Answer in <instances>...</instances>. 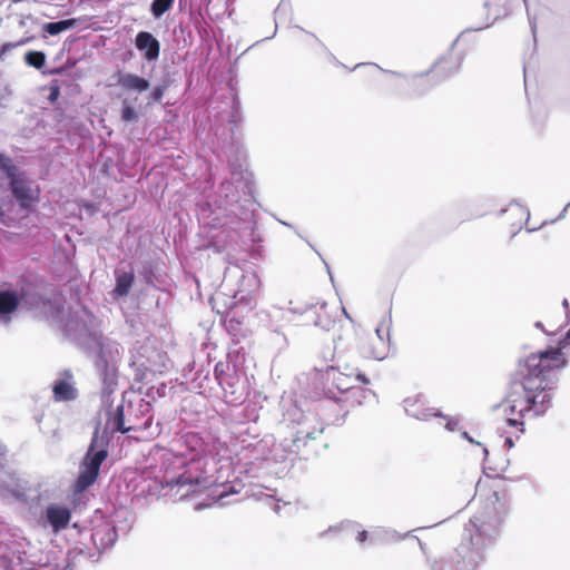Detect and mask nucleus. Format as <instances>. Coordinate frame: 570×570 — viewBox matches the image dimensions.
<instances>
[{
    "label": "nucleus",
    "instance_id": "dca6fc26",
    "mask_svg": "<svg viewBox=\"0 0 570 570\" xmlns=\"http://www.w3.org/2000/svg\"><path fill=\"white\" fill-rule=\"evenodd\" d=\"M118 85L128 91L142 92L149 89V81L134 73H120Z\"/></svg>",
    "mask_w": 570,
    "mask_h": 570
},
{
    "label": "nucleus",
    "instance_id": "7c9ffc66",
    "mask_svg": "<svg viewBox=\"0 0 570 570\" xmlns=\"http://www.w3.org/2000/svg\"><path fill=\"white\" fill-rule=\"evenodd\" d=\"M483 452H484V463L488 469H491V466L489 465L490 464L489 452L485 448L483 449Z\"/></svg>",
    "mask_w": 570,
    "mask_h": 570
},
{
    "label": "nucleus",
    "instance_id": "412c9836",
    "mask_svg": "<svg viewBox=\"0 0 570 570\" xmlns=\"http://www.w3.org/2000/svg\"><path fill=\"white\" fill-rule=\"evenodd\" d=\"M112 430L121 433H128L134 430L131 426L125 425L124 406L119 405L116 409L115 415L111 421Z\"/></svg>",
    "mask_w": 570,
    "mask_h": 570
},
{
    "label": "nucleus",
    "instance_id": "f8f14e48",
    "mask_svg": "<svg viewBox=\"0 0 570 570\" xmlns=\"http://www.w3.org/2000/svg\"><path fill=\"white\" fill-rule=\"evenodd\" d=\"M136 47L144 52L147 61L157 60L159 57L160 43L150 32L140 31L136 36Z\"/></svg>",
    "mask_w": 570,
    "mask_h": 570
},
{
    "label": "nucleus",
    "instance_id": "f704fd0d",
    "mask_svg": "<svg viewBox=\"0 0 570 570\" xmlns=\"http://www.w3.org/2000/svg\"><path fill=\"white\" fill-rule=\"evenodd\" d=\"M3 216H4V213H3L2 208L0 207V220H2Z\"/></svg>",
    "mask_w": 570,
    "mask_h": 570
},
{
    "label": "nucleus",
    "instance_id": "7ed1b4c3",
    "mask_svg": "<svg viewBox=\"0 0 570 570\" xmlns=\"http://www.w3.org/2000/svg\"><path fill=\"white\" fill-rule=\"evenodd\" d=\"M107 456L108 451L106 444L99 439L98 433L96 432L82 460L81 470L76 480V490L78 492L87 490L96 482L100 466Z\"/></svg>",
    "mask_w": 570,
    "mask_h": 570
},
{
    "label": "nucleus",
    "instance_id": "ddd939ff",
    "mask_svg": "<svg viewBox=\"0 0 570 570\" xmlns=\"http://www.w3.org/2000/svg\"><path fill=\"white\" fill-rule=\"evenodd\" d=\"M485 490H489L492 492L491 495H487V500L493 504V509L495 511L503 509L504 502H502V501L505 500V491H504L503 487L501 485L500 481L494 479L491 482V484L481 483V482H479L476 484V492L480 495H484Z\"/></svg>",
    "mask_w": 570,
    "mask_h": 570
},
{
    "label": "nucleus",
    "instance_id": "f257e3e1",
    "mask_svg": "<svg viewBox=\"0 0 570 570\" xmlns=\"http://www.w3.org/2000/svg\"><path fill=\"white\" fill-rule=\"evenodd\" d=\"M570 345V328L556 347L532 353L524 360L522 379L514 382L498 405L507 423L523 432L524 421L543 415L552 404L556 373L567 365L566 353Z\"/></svg>",
    "mask_w": 570,
    "mask_h": 570
},
{
    "label": "nucleus",
    "instance_id": "b1692460",
    "mask_svg": "<svg viewBox=\"0 0 570 570\" xmlns=\"http://www.w3.org/2000/svg\"><path fill=\"white\" fill-rule=\"evenodd\" d=\"M174 0H154L151 3V12L155 18L161 17L165 12H167L171 6Z\"/></svg>",
    "mask_w": 570,
    "mask_h": 570
},
{
    "label": "nucleus",
    "instance_id": "1a4fd4ad",
    "mask_svg": "<svg viewBox=\"0 0 570 570\" xmlns=\"http://www.w3.org/2000/svg\"><path fill=\"white\" fill-rule=\"evenodd\" d=\"M52 394L56 402H69L78 397V390L70 370L60 372L59 379L52 385Z\"/></svg>",
    "mask_w": 570,
    "mask_h": 570
},
{
    "label": "nucleus",
    "instance_id": "f3484780",
    "mask_svg": "<svg viewBox=\"0 0 570 570\" xmlns=\"http://www.w3.org/2000/svg\"><path fill=\"white\" fill-rule=\"evenodd\" d=\"M20 297L14 291L0 292V315H9L17 311Z\"/></svg>",
    "mask_w": 570,
    "mask_h": 570
},
{
    "label": "nucleus",
    "instance_id": "aec40b11",
    "mask_svg": "<svg viewBox=\"0 0 570 570\" xmlns=\"http://www.w3.org/2000/svg\"><path fill=\"white\" fill-rule=\"evenodd\" d=\"M520 4V0H489L487 6L489 9H493L497 17L505 16L512 9Z\"/></svg>",
    "mask_w": 570,
    "mask_h": 570
},
{
    "label": "nucleus",
    "instance_id": "6e6552de",
    "mask_svg": "<svg viewBox=\"0 0 570 570\" xmlns=\"http://www.w3.org/2000/svg\"><path fill=\"white\" fill-rule=\"evenodd\" d=\"M302 316V324L305 326L314 325L322 330H330L335 324V320L325 303L308 306Z\"/></svg>",
    "mask_w": 570,
    "mask_h": 570
},
{
    "label": "nucleus",
    "instance_id": "9b49d317",
    "mask_svg": "<svg viewBox=\"0 0 570 570\" xmlns=\"http://www.w3.org/2000/svg\"><path fill=\"white\" fill-rule=\"evenodd\" d=\"M316 436L311 432H298L292 441L291 453L298 459L307 460L317 453Z\"/></svg>",
    "mask_w": 570,
    "mask_h": 570
},
{
    "label": "nucleus",
    "instance_id": "423d86ee",
    "mask_svg": "<svg viewBox=\"0 0 570 570\" xmlns=\"http://www.w3.org/2000/svg\"><path fill=\"white\" fill-rule=\"evenodd\" d=\"M203 481L202 472H193L191 465H188V469L177 478L167 480L166 485H163V489L168 488L169 491H175V494L185 497L191 492H196Z\"/></svg>",
    "mask_w": 570,
    "mask_h": 570
},
{
    "label": "nucleus",
    "instance_id": "393cba45",
    "mask_svg": "<svg viewBox=\"0 0 570 570\" xmlns=\"http://www.w3.org/2000/svg\"><path fill=\"white\" fill-rule=\"evenodd\" d=\"M242 326L243 321L236 317H232L226 322V328L229 334H233L234 336H242Z\"/></svg>",
    "mask_w": 570,
    "mask_h": 570
},
{
    "label": "nucleus",
    "instance_id": "4be33fe9",
    "mask_svg": "<svg viewBox=\"0 0 570 570\" xmlns=\"http://www.w3.org/2000/svg\"><path fill=\"white\" fill-rule=\"evenodd\" d=\"M24 61L28 66L41 69L46 63V55L42 51L31 50L24 55Z\"/></svg>",
    "mask_w": 570,
    "mask_h": 570
},
{
    "label": "nucleus",
    "instance_id": "f03ea898",
    "mask_svg": "<svg viewBox=\"0 0 570 570\" xmlns=\"http://www.w3.org/2000/svg\"><path fill=\"white\" fill-rule=\"evenodd\" d=\"M462 66V58L456 53H449L439 58L432 67L422 73L407 79V87L416 95H422L433 87L455 76Z\"/></svg>",
    "mask_w": 570,
    "mask_h": 570
},
{
    "label": "nucleus",
    "instance_id": "6ab92c4d",
    "mask_svg": "<svg viewBox=\"0 0 570 570\" xmlns=\"http://www.w3.org/2000/svg\"><path fill=\"white\" fill-rule=\"evenodd\" d=\"M79 20L76 18L60 20L57 22H47L42 26V31L50 36H56L60 32L75 28Z\"/></svg>",
    "mask_w": 570,
    "mask_h": 570
},
{
    "label": "nucleus",
    "instance_id": "2f4dec72",
    "mask_svg": "<svg viewBox=\"0 0 570 570\" xmlns=\"http://www.w3.org/2000/svg\"><path fill=\"white\" fill-rule=\"evenodd\" d=\"M504 444L510 449L513 446V441L511 438H507Z\"/></svg>",
    "mask_w": 570,
    "mask_h": 570
},
{
    "label": "nucleus",
    "instance_id": "72a5a7b5",
    "mask_svg": "<svg viewBox=\"0 0 570 570\" xmlns=\"http://www.w3.org/2000/svg\"><path fill=\"white\" fill-rule=\"evenodd\" d=\"M100 534V529H96L95 532L92 533V538L94 540H96V538Z\"/></svg>",
    "mask_w": 570,
    "mask_h": 570
},
{
    "label": "nucleus",
    "instance_id": "4468645a",
    "mask_svg": "<svg viewBox=\"0 0 570 570\" xmlns=\"http://www.w3.org/2000/svg\"><path fill=\"white\" fill-rule=\"evenodd\" d=\"M70 519L71 512L67 507L51 504L47 508V520L55 531L67 528Z\"/></svg>",
    "mask_w": 570,
    "mask_h": 570
},
{
    "label": "nucleus",
    "instance_id": "20e7f679",
    "mask_svg": "<svg viewBox=\"0 0 570 570\" xmlns=\"http://www.w3.org/2000/svg\"><path fill=\"white\" fill-rule=\"evenodd\" d=\"M13 169L14 168L8 169V176L11 178L10 188L12 195L23 209L31 210L33 205L39 200V189H33L29 181L22 177L16 176Z\"/></svg>",
    "mask_w": 570,
    "mask_h": 570
},
{
    "label": "nucleus",
    "instance_id": "39448f33",
    "mask_svg": "<svg viewBox=\"0 0 570 570\" xmlns=\"http://www.w3.org/2000/svg\"><path fill=\"white\" fill-rule=\"evenodd\" d=\"M209 228L213 234L208 243L202 246L200 249H213L215 253L220 254L235 242L236 230L225 224H220L218 218H213L209 223Z\"/></svg>",
    "mask_w": 570,
    "mask_h": 570
},
{
    "label": "nucleus",
    "instance_id": "a878e982",
    "mask_svg": "<svg viewBox=\"0 0 570 570\" xmlns=\"http://www.w3.org/2000/svg\"><path fill=\"white\" fill-rule=\"evenodd\" d=\"M29 38L21 39L17 42H6L0 46V61L3 60L4 56L12 49L23 46L29 42Z\"/></svg>",
    "mask_w": 570,
    "mask_h": 570
},
{
    "label": "nucleus",
    "instance_id": "c85d7f7f",
    "mask_svg": "<svg viewBox=\"0 0 570 570\" xmlns=\"http://www.w3.org/2000/svg\"><path fill=\"white\" fill-rule=\"evenodd\" d=\"M354 380L362 384H370V379L362 373H356Z\"/></svg>",
    "mask_w": 570,
    "mask_h": 570
},
{
    "label": "nucleus",
    "instance_id": "2eb2a0df",
    "mask_svg": "<svg viewBox=\"0 0 570 570\" xmlns=\"http://www.w3.org/2000/svg\"><path fill=\"white\" fill-rule=\"evenodd\" d=\"M326 383L328 390L336 389L340 392H346L353 387L352 376L334 367L326 371Z\"/></svg>",
    "mask_w": 570,
    "mask_h": 570
},
{
    "label": "nucleus",
    "instance_id": "cd10ccee",
    "mask_svg": "<svg viewBox=\"0 0 570 570\" xmlns=\"http://www.w3.org/2000/svg\"><path fill=\"white\" fill-rule=\"evenodd\" d=\"M164 92H165V87H163V86L155 87L151 92V99L156 102H160L163 99Z\"/></svg>",
    "mask_w": 570,
    "mask_h": 570
},
{
    "label": "nucleus",
    "instance_id": "473e14b6",
    "mask_svg": "<svg viewBox=\"0 0 570 570\" xmlns=\"http://www.w3.org/2000/svg\"><path fill=\"white\" fill-rule=\"evenodd\" d=\"M58 92H59V91H58V88H55V90H53V91L51 92V95H50V98H51V99L56 98V97H57V95H58Z\"/></svg>",
    "mask_w": 570,
    "mask_h": 570
},
{
    "label": "nucleus",
    "instance_id": "c756f323",
    "mask_svg": "<svg viewBox=\"0 0 570 570\" xmlns=\"http://www.w3.org/2000/svg\"><path fill=\"white\" fill-rule=\"evenodd\" d=\"M366 538H367V532H366V531H361V532H358V534H357V541H360V542H364V541L366 540Z\"/></svg>",
    "mask_w": 570,
    "mask_h": 570
},
{
    "label": "nucleus",
    "instance_id": "bb28decb",
    "mask_svg": "<svg viewBox=\"0 0 570 570\" xmlns=\"http://www.w3.org/2000/svg\"><path fill=\"white\" fill-rule=\"evenodd\" d=\"M137 118L138 115L136 110L125 101L121 110V120L125 122H129L137 120Z\"/></svg>",
    "mask_w": 570,
    "mask_h": 570
},
{
    "label": "nucleus",
    "instance_id": "9d476101",
    "mask_svg": "<svg viewBox=\"0 0 570 570\" xmlns=\"http://www.w3.org/2000/svg\"><path fill=\"white\" fill-rule=\"evenodd\" d=\"M361 348L366 357L383 360L389 352V342L381 335V330L376 328L374 333L362 340Z\"/></svg>",
    "mask_w": 570,
    "mask_h": 570
},
{
    "label": "nucleus",
    "instance_id": "a211bd4d",
    "mask_svg": "<svg viewBox=\"0 0 570 570\" xmlns=\"http://www.w3.org/2000/svg\"><path fill=\"white\" fill-rule=\"evenodd\" d=\"M135 282V275L132 272L116 273V286L114 294L117 297L128 295L132 284Z\"/></svg>",
    "mask_w": 570,
    "mask_h": 570
},
{
    "label": "nucleus",
    "instance_id": "0eeeda50",
    "mask_svg": "<svg viewBox=\"0 0 570 570\" xmlns=\"http://www.w3.org/2000/svg\"><path fill=\"white\" fill-rule=\"evenodd\" d=\"M403 406L407 415L417 420L428 421L432 417L442 416L436 407L430 406L429 401L422 394L407 396L403 401Z\"/></svg>",
    "mask_w": 570,
    "mask_h": 570
},
{
    "label": "nucleus",
    "instance_id": "5701e85b",
    "mask_svg": "<svg viewBox=\"0 0 570 570\" xmlns=\"http://www.w3.org/2000/svg\"><path fill=\"white\" fill-rule=\"evenodd\" d=\"M227 368L228 364L223 362H218L214 367L215 379L223 389H225L227 385H230V376L226 373Z\"/></svg>",
    "mask_w": 570,
    "mask_h": 570
}]
</instances>
